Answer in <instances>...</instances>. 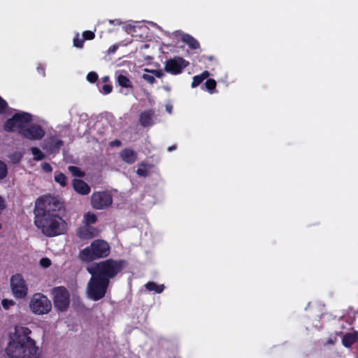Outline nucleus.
<instances>
[{
  "label": "nucleus",
  "instance_id": "f257e3e1",
  "mask_svg": "<svg viewBox=\"0 0 358 358\" xmlns=\"http://www.w3.org/2000/svg\"><path fill=\"white\" fill-rule=\"evenodd\" d=\"M36 226L47 236H56L66 233L67 223L62 218V205L50 196L37 199L34 210Z\"/></svg>",
  "mask_w": 358,
  "mask_h": 358
},
{
  "label": "nucleus",
  "instance_id": "f03ea898",
  "mask_svg": "<svg viewBox=\"0 0 358 358\" xmlns=\"http://www.w3.org/2000/svg\"><path fill=\"white\" fill-rule=\"evenodd\" d=\"M30 334L27 327L15 326L5 350L8 358H43L35 341L29 336Z\"/></svg>",
  "mask_w": 358,
  "mask_h": 358
},
{
  "label": "nucleus",
  "instance_id": "7ed1b4c3",
  "mask_svg": "<svg viewBox=\"0 0 358 358\" xmlns=\"http://www.w3.org/2000/svg\"><path fill=\"white\" fill-rule=\"evenodd\" d=\"M126 266L127 262L124 260L108 259L89 266L87 270L91 275L96 274V275L103 279L106 278L109 281Z\"/></svg>",
  "mask_w": 358,
  "mask_h": 358
},
{
  "label": "nucleus",
  "instance_id": "20e7f679",
  "mask_svg": "<svg viewBox=\"0 0 358 358\" xmlns=\"http://www.w3.org/2000/svg\"><path fill=\"white\" fill-rule=\"evenodd\" d=\"M110 252L109 244L101 239L94 241L90 246L83 249L78 255V258L84 262H90L93 260L105 258Z\"/></svg>",
  "mask_w": 358,
  "mask_h": 358
},
{
  "label": "nucleus",
  "instance_id": "39448f33",
  "mask_svg": "<svg viewBox=\"0 0 358 358\" xmlns=\"http://www.w3.org/2000/svg\"><path fill=\"white\" fill-rule=\"evenodd\" d=\"M32 116L25 112L16 113L12 117L5 122L3 129L8 132H17L22 134L28 124L31 122Z\"/></svg>",
  "mask_w": 358,
  "mask_h": 358
},
{
  "label": "nucleus",
  "instance_id": "423d86ee",
  "mask_svg": "<svg viewBox=\"0 0 358 358\" xmlns=\"http://www.w3.org/2000/svg\"><path fill=\"white\" fill-rule=\"evenodd\" d=\"M108 283L109 282L106 278L103 279L96 275V274L92 275V278L87 285L88 296L94 301L103 298L106 294Z\"/></svg>",
  "mask_w": 358,
  "mask_h": 358
},
{
  "label": "nucleus",
  "instance_id": "0eeeda50",
  "mask_svg": "<svg viewBox=\"0 0 358 358\" xmlns=\"http://www.w3.org/2000/svg\"><path fill=\"white\" fill-rule=\"evenodd\" d=\"M29 308L34 314L43 315L50 311L52 304L45 295L41 293H36L30 299Z\"/></svg>",
  "mask_w": 358,
  "mask_h": 358
},
{
  "label": "nucleus",
  "instance_id": "6e6552de",
  "mask_svg": "<svg viewBox=\"0 0 358 358\" xmlns=\"http://www.w3.org/2000/svg\"><path fill=\"white\" fill-rule=\"evenodd\" d=\"M10 289L15 299H24L28 294V285L21 274H15L10 278Z\"/></svg>",
  "mask_w": 358,
  "mask_h": 358
},
{
  "label": "nucleus",
  "instance_id": "1a4fd4ad",
  "mask_svg": "<svg viewBox=\"0 0 358 358\" xmlns=\"http://www.w3.org/2000/svg\"><path fill=\"white\" fill-rule=\"evenodd\" d=\"M111 195L107 192H96L92 194L91 203L93 208L103 209L112 203Z\"/></svg>",
  "mask_w": 358,
  "mask_h": 358
},
{
  "label": "nucleus",
  "instance_id": "9d476101",
  "mask_svg": "<svg viewBox=\"0 0 358 358\" xmlns=\"http://www.w3.org/2000/svg\"><path fill=\"white\" fill-rule=\"evenodd\" d=\"M54 303L57 310H64L69 304V294L67 290L62 287H57L53 290Z\"/></svg>",
  "mask_w": 358,
  "mask_h": 358
},
{
  "label": "nucleus",
  "instance_id": "9b49d317",
  "mask_svg": "<svg viewBox=\"0 0 358 358\" xmlns=\"http://www.w3.org/2000/svg\"><path fill=\"white\" fill-rule=\"evenodd\" d=\"M189 65V62L182 57H176L166 61L165 71L173 75L182 73V70Z\"/></svg>",
  "mask_w": 358,
  "mask_h": 358
},
{
  "label": "nucleus",
  "instance_id": "f8f14e48",
  "mask_svg": "<svg viewBox=\"0 0 358 358\" xmlns=\"http://www.w3.org/2000/svg\"><path fill=\"white\" fill-rule=\"evenodd\" d=\"M45 134L44 129L41 126L36 124H30L29 123L22 131L21 135L29 140L38 141L43 138Z\"/></svg>",
  "mask_w": 358,
  "mask_h": 358
},
{
  "label": "nucleus",
  "instance_id": "ddd939ff",
  "mask_svg": "<svg viewBox=\"0 0 358 358\" xmlns=\"http://www.w3.org/2000/svg\"><path fill=\"white\" fill-rule=\"evenodd\" d=\"M77 235L81 239H90L98 235V230L90 225L84 224L78 229Z\"/></svg>",
  "mask_w": 358,
  "mask_h": 358
},
{
  "label": "nucleus",
  "instance_id": "4468645a",
  "mask_svg": "<svg viewBox=\"0 0 358 358\" xmlns=\"http://www.w3.org/2000/svg\"><path fill=\"white\" fill-rule=\"evenodd\" d=\"M73 189L80 194L87 195L90 192V187L83 180L74 179L72 182Z\"/></svg>",
  "mask_w": 358,
  "mask_h": 358
},
{
  "label": "nucleus",
  "instance_id": "2eb2a0df",
  "mask_svg": "<svg viewBox=\"0 0 358 358\" xmlns=\"http://www.w3.org/2000/svg\"><path fill=\"white\" fill-rule=\"evenodd\" d=\"M120 156L124 162L129 164H134L137 160V153L129 148L122 150Z\"/></svg>",
  "mask_w": 358,
  "mask_h": 358
},
{
  "label": "nucleus",
  "instance_id": "dca6fc26",
  "mask_svg": "<svg viewBox=\"0 0 358 358\" xmlns=\"http://www.w3.org/2000/svg\"><path fill=\"white\" fill-rule=\"evenodd\" d=\"M144 71H145L148 73H144L142 76V78L143 80H145L150 84H152L155 82V78L154 76L157 78H161L164 76V73L161 70H157V69L149 70L148 69H145Z\"/></svg>",
  "mask_w": 358,
  "mask_h": 358
},
{
  "label": "nucleus",
  "instance_id": "f3484780",
  "mask_svg": "<svg viewBox=\"0 0 358 358\" xmlns=\"http://www.w3.org/2000/svg\"><path fill=\"white\" fill-rule=\"evenodd\" d=\"M358 341V332L353 331L345 334L343 337V345L349 348Z\"/></svg>",
  "mask_w": 358,
  "mask_h": 358
},
{
  "label": "nucleus",
  "instance_id": "a211bd4d",
  "mask_svg": "<svg viewBox=\"0 0 358 358\" xmlns=\"http://www.w3.org/2000/svg\"><path fill=\"white\" fill-rule=\"evenodd\" d=\"M154 112L152 110H146L140 115V122L143 127H148L152 124V117Z\"/></svg>",
  "mask_w": 358,
  "mask_h": 358
},
{
  "label": "nucleus",
  "instance_id": "6ab92c4d",
  "mask_svg": "<svg viewBox=\"0 0 358 358\" xmlns=\"http://www.w3.org/2000/svg\"><path fill=\"white\" fill-rule=\"evenodd\" d=\"M152 165L150 164L141 163L138 165L136 173L141 177L148 176L152 171Z\"/></svg>",
  "mask_w": 358,
  "mask_h": 358
},
{
  "label": "nucleus",
  "instance_id": "aec40b11",
  "mask_svg": "<svg viewBox=\"0 0 358 358\" xmlns=\"http://www.w3.org/2000/svg\"><path fill=\"white\" fill-rule=\"evenodd\" d=\"M182 41L187 44L192 49H197L199 48V42L189 34H183L182 36Z\"/></svg>",
  "mask_w": 358,
  "mask_h": 358
},
{
  "label": "nucleus",
  "instance_id": "412c9836",
  "mask_svg": "<svg viewBox=\"0 0 358 358\" xmlns=\"http://www.w3.org/2000/svg\"><path fill=\"white\" fill-rule=\"evenodd\" d=\"M210 76V73L208 71H204L202 73L198 76H195L193 78L192 83V87L194 88L201 84L205 79Z\"/></svg>",
  "mask_w": 358,
  "mask_h": 358
},
{
  "label": "nucleus",
  "instance_id": "4be33fe9",
  "mask_svg": "<svg viewBox=\"0 0 358 358\" xmlns=\"http://www.w3.org/2000/svg\"><path fill=\"white\" fill-rule=\"evenodd\" d=\"M117 81L118 84L125 88H131L132 84L131 80L124 75L119 74L117 76Z\"/></svg>",
  "mask_w": 358,
  "mask_h": 358
},
{
  "label": "nucleus",
  "instance_id": "5701e85b",
  "mask_svg": "<svg viewBox=\"0 0 358 358\" xmlns=\"http://www.w3.org/2000/svg\"><path fill=\"white\" fill-rule=\"evenodd\" d=\"M145 288L149 291H153L156 293H162L164 289V285H157L154 282H149L145 285Z\"/></svg>",
  "mask_w": 358,
  "mask_h": 358
},
{
  "label": "nucleus",
  "instance_id": "b1692460",
  "mask_svg": "<svg viewBox=\"0 0 358 358\" xmlns=\"http://www.w3.org/2000/svg\"><path fill=\"white\" fill-rule=\"evenodd\" d=\"M66 177L62 173H55V180L56 182L59 183L62 187H65L66 185Z\"/></svg>",
  "mask_w": 358,
  "mask_h": 358
},
{
  "label": "nucleus",
  "instance_id": "393cba45",
  "mask_svg": "<svg viewBox=\"0 0 358 358\" xmlns=\"http://www.w3.org/2000/svg\"><path fill=\"white\" fill-rule=\"evenodd\" d=\"M50 143L51 145V152H55L63 145V142L61 140L55 138H51Z\"/></svg>",
  "mask_w": 358,
  "mask_h": 358
},
{
  "label": "nucleus",
  "instance_id": "a878e982",
  "mask_svg": "<svg viewBox=\"0 0 358 358\" xmlns=\"http://www.w3.org/2000/svg\"><path fill=\"white\" fill-rule=\"evenodd\" d=\"M69 171L74 176L77 177H83L85 176L84 172H83L78 167L75 166H69L68 167Z\"/></svg>",
  "mask_w": 358,
  "mask_h": 358
},
{
  "label": "nucleus",
  "instance_id": "bb28decb",
  "mask_svg": "<svg viewBox=\"0 0 358 358\" xmlns=\"http://www.w3.org/2000/svg\"><path fill=\"white\" fill-rule=\"evenodd\" d=\"M84 220L85 224L90 225L96 221V216L94 213H87L85 215Z\"/></svg>",
  "mask_w": 358,
  "mask_h": 358
},
{
  "label": "nucleus",
  "instance_id": "cd10ccee",
  "mask_svg": "<svg viewBox=\"0 0 358 358\" xmlns=\"http://www.w3.org/2000/svg\"><path fill=\"white\" fill-rule=\"evenodd\" d=\"M205 86L206 90L210 93L213 94L215 92V89L216 87V82L213 79H208L205 83Z\"/></svg>",
  "mask_w": 358,
  "mask_h": 358
},
{
  "label": "nucleus",
  "instance_id": "c85d7f7f",
  "mask_svg": "<svg viewBox=\"0 0 358 358\" xmlns=\"http://www.w3.org/2000/svg\"><path fill=\"white\" fill-rule=\"evenodd\" d=\"M31 153L34 155V159L38 161L44 158L43 153L37 148H31Z\"/></svg>",
  "mask_w": 358,
  "mask_h": 358
},
{
  "label": "nucleus",
  "instance_id": "c756f323",
  "mask_svg": "<svg viewBox=\"0 0 358 358\" xmlns=\"http://www.w3.org/2000/svg\"><path fill=\"white\" fill-rule=\"evenodd\" d=\"M7 175V166L6 164L0 161V180L3 179Z\"/></svg>",
  "mask_w": 358,
  "mask_h": 358
},
{
  "label": "nucleus",
  "instance_id": "7c9ffc66",
  "mask_svg": "<svg viewBox=\"0 0 358 358\" xmlns=\"http://www.w3.org/2000/svg\"><path fill=\"white\" fill-rule=\"evenodd\" d=\"M84 39L80 38L79 34H77L73 38V45L76 48H81L83 45Z\"/></svg>",
  "mask_w": 358,
  "mask_h": 358
},
{
  "label": "nucleus",
  "instance_id": "2f4dec72",
  "mask_svg": "<svg viewBox=\"0 0 358 358\" xmlns=\"http://www.w3.org/2000/svg\"><path fill=\"white\" fill-rule=\"evenodd\" d=\"M98 79V75L96 72L91 71L87 76V80L90 83H94Z\"/></svg>",
  "mask_w": 358,
  "mask_h": 358
},
{
  "label": "nucleus",
  "instance_id": "473e14b6",
  "mask_svg": "<svg viewBox=\"0 0 358 358\" xmlns=\"http://www.w3.org/2000/svg\"><path fill=\"white\" fill-rule=\"evenodd\" d=\"M15 302L11 299H3L1 301V305L5 309H8L10 307L14 306Z\"/></svg>",
  "mask_w": 358,
  "mask_h": 358
},
{
  "label": "nucleus",
  "instance_id": "72a5a7b5",
  "mask_svg": "<svg viewBox=\"0 0 358 358\" xmlns=\"http://www.w3.org/2000/svg\"><path fill=\"white\" fill-rule=\"evenodd\" d=\"M40 266L42 268H48L51 265V261L47 257L42 258L39 262Z\"/></svg>",
  "mask_w": 358,
  "mask_h": 358
},
{
  "label": "nucleus",
  "instance_id": "f704fd0d",
  "mask_svg": "<svg viewBox=\"0 0 358 358\" xmlns=\"http://www.w3.org/2000/svg\"><path fill=\"white\" fill-rule=\"evenodd\" d=\"M95 35L94 32L91 31H85L83 33V38L85 40H92L94 38Z\"/></svg>",
  "mask_w": 358,
  "mask_h": 358
},
{
  "label": "nucleus",
  "instance_id": "c9c22d12",
  "mask_svg": "<svg viewBox=\"0 0 358 358\" xmlns=\"http://www.w3.org/2000/svg\"><path fill=\"white\" fill-rule=\"evenodd\" d=\"M112 86L108 84H105L102 87V90H101V92L103 94H108L112 91Z\"/></svg>",
  "mask_w": 358,
  "mask_h": 358
},
{
  "label": "nucleus",
  "instance_id": "e433bc0d",
  "mask_svg": "<svg viewBox=\"0 0 358 358\" xmlns=\"http://www.w3.org/2000/svg\"><path fill=\"white\" fill-rule=\"evenodd\" d=\"M7 106L8 104L6 101L0 96V113H3Z\"/></svg>",
  "mask_w": 358,
  "mask_h": 358
},
{
  "label": "nucleus",
  "instance_id": "4c0bfd02",
  "mask_svg": "<svg viewBox=\"0 0 358 358\" xmlns=\"http://www.w3.org/2000/svg\"><path fill=\"white\" fill-rule=\"evenodd\" d=\"M42 169L45 172H51L52 171V169L51 166L48 163H43L42 164Z\"/></svg>",
  "mask_w": 358,
  "mask_h": 358
},
{
  "label": "nucleus",
  "instance_id": "58836bf2",
  "mask_svg": "<svg viewBox=\"0 0 358 358\" xmlns=\"http://www.w3.org/2000/svg\"><path fill=\"white\" fill-rule=\"evenodd\" d=\"M117 48L118 46L117 45H113L108 48L107 52L108 54L114 53L117 50Z\"/></svg>",
  "mask_w": 358,
  "mask_h": 358
},
{
  "label": "nucleus",
  "instance_id": "ea45409f",
  "mask_svg": "<svg viewBox=\"0 0 358 358\" xmlns=\"http://www.w3.org/2000/svg\"><path fill=\"white\" fill-rule=\"evenodd\" d=\"M6 208L4 199L0 196V213Z\"/></svg>",
  "mask_w": 358,
  "mask_h": 358
},
{
  "label": "nucleus",
  "instance_id": "a19ab883",
  "mask_svg": "<svg viewBox=\"0 0 358 358\" xmlns=\"http://www.w3.org/2000/svg\"><path fill=\"white\" fill-rule=\"evenodd\" d=\"M37 71L38 72V73H40L43 76H45V69L43 66H38Z\"/></svg>",
  "mask_w": 358,
  "mask_h": 358
},
{
  "label": "nucleus",
  "instance_id": "79ce46f5",
  "mask_svg": "<svg viewBox=\"0 0 358 358\" xmlns=\"http://www.w3.org/2000/svg\"><path fill=\"white\" fill-rule=\"evenodd\" d=\"M127 31L129 32L131 30L134 29V26L131 25V24H125L124 27Z\"/></svg>",
  "mask_w": 358,
  "mask_h": 358
},
{
  "label": "nucleus",
  "instance_id": "37998d69",
  "mask_svg": "<svg viewBox=\"0 0 358 358\" xmlns=\"http://www.w3.org/2000/svg\"><path fill=\"white\" fill-rule=\"evenodd\" d=\"M121 144L120 141L118 140L113 141L110 143L112 146H120Z\"/></svg>",
  "mask_w": 358,
  "mask_h": 358
},
{
  "label": "nucleus",
  "instance_id": "c03bdc74",
  "mask_svg": "<svg viewBox=\"0 0 358 358\" xmlns=\"http://www.w3.org/2000/svg\"><path fill=\"white\" fill-rule=\"evenodd\" d=\"M109 22L113 24L118 25L120 24V20H109Z\"/></svg>",
  "mask_w": 358,
  "mask_h": 358
},
{
  "label": "nucleus",
  "instance_id": "a18cd8bd",
  "mask_svg": "<svg viewBox=\"0 0 358 358\" xmlns=\"http://www.w3.org/2000/svg\"><path fill=\"white\" fill-rule=\"evenodd\" d=\"M166 110L169 113H171L172 106L170 105H166Z\"/></svg>",
  "mask_w": 358,
  "mask_h": 358
},
{
  "label": "nucleus",
  "instance_id": "49530a36",
  "mask_svg": "<svg viewBox=\"0 0 358 358\" xmlns=\"http://www.w3.org/2000/svg\"><path fill=\"white\" fill-rule=\"evenodd\" d=\"M108 80H109V77H108V76H105V77H103V81L104 83L108 82Z\"/></svg>",
  "mask_w": 358,
  "mask_h": 358
},
{
  "label": "nucleus",
  "instance_id": "de8ad7c7",
  "mask_svg": "<svg viewBox=\"0 0 358 358\" xmlns=\"http://www.w3.org/2000/svg\"><path fill=\"white\" fill-rule=\"evenodd\" d=\"M176 149V147L175 146H171L168 148V150L170 152V151H172L173 150Z\"/></svg>",
  "mask_w": 358,
  "mask_h": 358
},
{
  "label": "nucleus",
  "instance_id": "09e8293b",
  "mask_svg": "<svg viewBox=\"0 0 358 358\" xmlns=\"http://www.w3.org/2000/svg\"><path fill=\"white\" fill-rule=\"evenodd\" d=\"M328 343H333V341H332L331 340H329V341H328Z\"/></svg>",
  "mask_w": 358,
  "mask_h": 358
},
{
  "label": "nucleus",
  "instance_id": "8fccbe9b",
  "mask_svg": "<svg viewBox=\"0 0 358 358\" xmlns=\"http://www.w3.org/2000/svg\"><path fill=\"white\" fill-rule=\"evenodd\" d=\"M165 90H168V91H169V87H165Z\"/></svg>",
  "mask_w": 358,
  "mask_h": 358
}]
</instances>
